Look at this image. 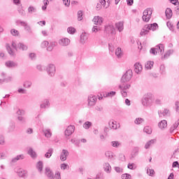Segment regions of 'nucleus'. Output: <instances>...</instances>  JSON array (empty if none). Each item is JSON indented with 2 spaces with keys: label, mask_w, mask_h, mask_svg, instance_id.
I'll use <instances>...</instances> for the list:
<instances>
[{
  "label": "nucleus",
  "mask_w": 179,
  "mask_h": 179,
  "mask_svg": "<svg viewBox=\"0 0 179 179\" xmlns=\"http://www.w3.org/2000/svg\"><path fill=\"white\" fill-rule=\"evenodd\" d=\"M159 29V25L157 23L148 24L144 26V27L141 29L140 33L141 36H146L148 33H149V30H152L155 31Z\"/></svg>",
  "instance_id": "1"
},
{
  "label": "nucleus",
  "mask_w": 179,
  "mask_h": 179,
  "mask_svg": "<svg viewBox=\"0 0 179 179\" xmlns=\"http://www.w3.org/2000/svg\"><path fill=\"white\" fill-rule=\"evenodd\" d=\"M153 102V95L152 93L145 94L142 99V104L144 107H149Z\"/></svg>",
  "instance_id": "2"
},
{
  "label": "nucleus",
  "mask_w": 179,
  "mask_h": 179,
  "mask_svg": "<svg viewBox=\"0 0 179 179\" xmlns=\"http://www.w3.org/2000/svg\"><path fill=\"white\" fill-rule=\"evenodd\" d=\"M45 173L48 178L49 179H54V178L61 179V173H59V172H57L55 173L54 176V173H52V171L49 167L45 168Z\"/></svg>",
  "instance_id": "3"
},
{
  "label": "nucleus",
  "mask_w": 179,
  "mask_h": 179,
  "mask_svg": "<svg viewBox=\"0 0 179 179\" xmlns=\"http://www.w3.org/2000/svg\"><path fill=\"white\" fill-rule=\"evenodd\" d=\"M12 47L16 51H17V48H18V50H21L22 51H27V50H29V46H27V45H26V44H24L23 43H18L16 45V43L13 41L12 42Z\"/></svg>",
  "instance_id": "4"
},
{
  "label": "nucleus",
  "mask_w": 179,
  "mask_h": 179,
  "mask_svg": "<svg viewBox=\"0 0 179 179\" xmlns=\"http://www.w3.org/2000/svg\"><path fill=\"white\" fill-rule=\"evenodd\" d=\"M133 73L131 69L127 70L121 78V83H125V82H129L132 79Z\"/></svg>",
  "instance_id": "5"
},
{
  "label": "nucleus",
  "mask_w": 179,
  "mask_h": 179,
  "mask_svg": "<svg viewBox=\"0 0 179 179\" xmlns=\"http://www.w3.org/2000/svg\"><path fill=\"white\" fill-rule=\"evenodd\" d=\"M17 24H20L22 27H24V29L25 31L29 33V34H31L33 33V30L31 29V27L29 25V24L27 22L22 21L20 20H18L16 21Z\"/></svg>",
  "instance_id": "6"
},
{
  "label": "nucleus",
  "mask_w": 179,
  "mask_h": 179,
  "mask_svg": "<svg viewBox=\"0 0 179 179\" xmlns=\"http://www.w3.org/2000/svg\"><path fill=\"white\" fill-rule=\"evenodd\" d=\"M46 71H47L49 76H54L55 75V72L57 71L55 69V65H54L52 64H48L46 67Z\"/></svg>",
  "instance_id": "7"
},
{
  "label": "nucleus",
  "mask_w": 179,
  "mask_h": 179,
  "mask_svg": "<svg viewBox=\"0 0 179 179\" xmlns=\"http://www.w3.org/2000/svg\"><path fill=\"white\" fill-rule=\"evenodd\" d=\"M88 106L90 107H93V106H96V103L97 102V97L95 95L91 94L88 96L87 99Z\"/></svg>",
  "instance_id": "8"
},
{
  "label": "nucleus",
  "mask_w": 179,
  "mask_h": 179,
  "mask_svg": "<svg viewBox=\"0 0 179 179\" xmlns=\"http://www.w3.org/2000/svg\"><path fill=\"white\" fill-rule=\"evenodd\" d=\"M73 132H75V126L70 125L64 131V135L66 137L71 136V135H72V134H73Z\"/></svg>",
  "instance_id": "9"
},
{
  "label": "nucleus",
  "mask_w": 179,
  "mask_h": 179,
  "mask_svg": "<svg viewBox=\"0 0 179 179\" xmlns=\"http://www.w3.org/2000/svg\"><path fill=\"white\" fill-rule=\"evenodd\" d=\"M51 103H50V100L48 99H44L42 103L40 104V108L41 110H45V108H50V106Z\"/></svg>",
  "instance_id": "10"
},
{
  "label": "nucleus",
  "mask_w": 179,
  "mask_h": 179,
  "mask_svg": "<svg viewBox=\"0 0 179 179\" xmlns=\"http://www.w3.org/2000/svg\"><path fill=\"white\" fill-rule=\"evenodd\" d=\"M70 43H71V40H69V38H63L59 40V44L62 47H67V45L70 44Z\"/></svg>",
  "instance_id": "11"
},
{
  "label": "nucleus",
  "mask_w": 179,
  "mask_h": 179,
  "mask_svg": "<svg viewBox=\"0 0 179 179\" xmlns=\"http://www.w3.org/2000/svg\"><path fill=\"white\" fill-rule=\"evenodd\" d=\"M17 174L19 177H21V178H27V177H29V173L27 171L23 170L22 169H20L18 170Z\"/></svg>",
  "instance_id": "12"
},
{
  "label": "nucleus",
  "mask_w": 179,
  "mask_h": 179,
  "mask_svg": "<svg viewBox=\"0 0 179 179\" xmlns=\"http://www.w3.org/2000/svg\"><path fill=\"white\" fill-rule=\"evenodd\" d=\"M68 156H69V152L65 149H63L62 153L60 154V160L62 162H65Z\"/></svg>",
  "instance_id": "13"
},
{
  "label": "nucleus",
  "mask_w": 179,
  "mask_h": 179,
  "mask_svg": "<svg viewBox=\"0 0 179 179\" xmlns=\"http://www.w3.org/2000/svg\"><path fill=\"white\" fill-rule=\"evenodd\" d=\"M105 31L106 33H110V34H115V28L113 24L106 25L105 27Z\"/></svg>",
  "instance_id": "14"
},
{
  "label": "nucleus",
  "mask_w": 179,
  "mask_h": 179,
  "mask_svg": "<svg viewBox=\"0 0 179 179\" xmlns=\"http://www.w3.org/2000/svg\"><path fill=\"white\" fill-rule=\"evenodd\" d=\"M92 22H94V24H96V26H101V23H103V17L95 16L94 17Z\"/></svg>",
  "instance_id": "15"
},
{
  "label": "nucleus",
  "mask_w": 179,
  "mask_h": 179,
  "mask_svg": "<svg viewBox=\"0 0 179 179\" xmlns=\"http://www.w3.org/2000/svg\"><path fill=\"white\" fill-rule=\"evenodd\" d=\"M103 169L105 173H107V174H110V173H111V165H110L108 162L103 163Z\"/></svg>",
  "instance_id": "16"
},
{
  "label": "nucleus",
  "mask_w": 179,
  "mask_h": 179,
  "mask_svg": "<svg viewBox=\"0 0 179 179\" xmlns=\"http://www.w3.org/2000/svg\"><path fill=\"white\" fill-rule=\"evenodd\" d=\"M155 49L157 50V52H160V55H163L164 53V45L162 43L157 45Z\"/></svg>",
  "instance_id": "17"
},
{
  "label": "nucleus",
  "mask_w": 179,
  "mask_h": 179,
  "mask_svg": "<svg viewBox=\"0 0 179 179\" xmlns=\"http://www.w3.org/2000/svg\"><path fill=\"white\" fill-rule=\"evenodd\" d=\"M42 132H43L45 138H51L52 134L51 133V129H43Z\"/></svg>",
  "instance_id": "18"
},
{
  "label": "nucleus",
  "mask_w": 179,
  "mask_h": 179,
  "mask_svg": "<svg viewBox=\"0 0 179 179\" xmlns=\"http://www.w3.org/2000/svg\"><path fill=\"white\" fill-rule=\"evenodd\" d=\"M6 66H7V68H16L17 63L13 61H8L6 62Z\"/></svg>",
  "instance_id": "19"
},
{
  "label": "nucleus",
  "mask_w": 179,
  "mask_h": 179,
  "mask_svg": "<svg viewBox=\"0 0 179 179\" xmlns=\"http://www.w3.org/2000/svg\"><path fill=\"white\" fill-rule=\"evenodd\" d=\"M23 159H24V155L21 154L17 155L15 157L12 159L11 163H16L17 162H18V160H23Z\"/></svg>",
  "instance_id": "20"
},
{
  "label": "nucleus",
  "mask_w": 179,
  "mask_h": 179,
  "mask_svg": "<svg viewBox=\"0 0 179 179\" xmlns=\"http://www.w3.org/2000/svg\"><path fill=\"white\" fill-rule=\"evenodd\" d=\"M106 157L108 158V160L110 162L114 160V153L111 151H106L105 152Z\"/></svg>",
  "instance_id": "21"
},
{
  "label": "nucleus",
  "mask_w": 179,
  "mask_h": 179,
  "mask_svg": "<svg viewBox=\"0 0 179 179\" xmlns=\"http://www.w3.org/2000/svg\"><path fill=\"white\" fill-rule=\"evenodd\" d=\"M6 50L10 57H16V52H15V51L12 50V48H10V45H9V44L6 45Z\"/></svg>",
  "instance_id": "22"
},
{
  "label": "nucleus",
  "mask_w": 179,
  "mask_h": 179,
  "mask_svg": "<svg viewBox=\"0 0 179 179\" xmlns=\"http://www.w3.org/2000/svg\"><path fill=\"white\" fill-rule=\"evenodd\" d=\"M134 71L136 73H139L140 72H142V64L140 63H136L134 64Z\"/></svg>",
  "instance_id": "23"
},
{
  "label": "nucleus",
  "mask_w": 179,
  "mask_h": 179,
  "mask_svg": "<svg viewBox=\"0 0 179 179\" xmlns=\"http://www.w3.org/2000/svg\"><path fill=\"white\" fill-rule=\"evenodd\" d=\"M138 153H139V147H134L131 152V159H134V157H136Z\"/></svg>",
  "instance_id": "24"
},
{
  "label": "nucleus",
  "mask_w": 179,
  "mask_h": 179,
  "mask_svg": "<svg viewBox=\"0 0 179 179\" xmlns=\"http://www.w3.org/2000/svg\"><path fill=\"white\" fill-rule=\"evenodd\" d=\"M156 143V139H151L145 143V149H149L150 146Z\"/></svg>",
  "instance_id": "25"
},
{
  "label": "nucleus",
  "mask_w": 179,
  "mask_h": 179,
  "mask_svg": "<svg viewBox=\"0 0 179 179\" xmlns=\"http://www.w3.org/2000/svg\"><path fill=\"white\" fill-rule=\"evenodd\" d=\"M115 27H116V29H117L118 31H120V33H121V31H122V30H124V22H119L116 23Z\"/></svg>",
  "instance_id": "26"
},
{
  "label": "nucleus",
  "mask_w": 179,
  "mask_h": 179,
  "mask_svg": "<svg viewBox=\"0 0 179 179\" xmlns=\"http://www.w3.org/2000/svg\"><path fill=\"white\" fill-rule=\"evenodd\" d=\"M159 128L160 129H164V128H167V121L164 120H162L159 124H158Z\"/></svg>",
  "instance_id": "27"
},
{
  "label": "nucleus",
  "mask_w": 179,
  "mask_h": 179,
  "mask_svg": "<svg viewBox=\"0 0 179 179\" xmlns=\"http://www.w3.org/2000/svg\"><path fill=\"white\" fill-rule=\"evenodd\" d=\"M87 36L86 35V33H83L80 35V43L81 44H85L86 43V41H87Z\"/></svg>",
  "instance_id": "28"
},
{
  "label": "nucleus",
  "mask_w": 179,
  "mask_h": 179,
  "mask_svg": "<svg viewBox=\"0 0 179 179\" xmlns=\"http://www.w3.org/2000/svg\"><path fill=\"white\" fill-rule=\"evenodd\" d=\"M178 125H179V119L170 128V133L173 134L174 132V131H176V129H177V128H178Z\"/></svg>",
  "instance_id": "29"
},
{
  "label": "nucleus",
  "mask_w": 179,
  "mask_h": 179,
  "mask_svg": "<svg viewBox=\"0 0 179 179\" xmlns=\"http://www.w3.org/2000/svg\"><path fill=\"white\" fill-rule=\"evenodd\" d=\"M165 15L167 19H171L173 16V10H171V8H166Z\"/></svg>",
  "instance_id": "30"
},
{
  "label": "nucleus",
  "mask_w": 179,
  "mask_h": 179,
  "mask_svg": "<svg viewBox=\"0 0 179 179\" xmlns=\"http://www.w3.org/2000/svg\"><path fill=\"white\" fill-rule=\"evenodd\" d=\"M173 52H174V50H169L163 57H161V59H167V58H169V57H170V55H171V54H173Z\"/></svg>",
  "instance_id": "31"
},
{
  "label": "nucleus",
  "mask_w": 179,
  "mask_h": 179,
  "mask_svg": "<svg viewBox=\"0 0 179 179\" xmlns=\"http://www.w3.org/2000/svg\"><path fill=\"white\" fill-rule=\"evenodd\" d=\"M32 85H33V83H31V81L25 80L23 83V87H24L25 89H30Z\"/></svg>",
  "instance_id": "32"
},
{
  "label": "nucleus",
  "mask_w": 179,
  "mask_h": 179,
  "mask_svg": "<svg viewBox=\"0 0 179 179\" xmlns=\"http://www.w3.org/2000/svg\"><path fill=\"white\" fill-rule=\"evenodd\" d=\"M28 155H29L32 159H36L37 157V154L34 152L33 148H29L28 150Z\"/></svg>",
  "instance_id": "33"
},
{
  "label": "nucleus",
  "mask_w": 179,
  "mask_h": 179,
  "mask_svg": "<svg viewBox=\"0 0 179 179\" xmlns=\"http://www.w3.org/2000/svg\"><path fill=\"white\" fill-rule=\"evenodd\" d=\"M16 128V125L13 122H10L8 127V132H13Z\"/></svg>",
  "instance_id": "34"
},
{
  "label": "nucleus",
  "mask_w": 179,
  "mask_h": 179,
  "mask_svg": "<svg viewBox=\"0 0 179 179\" xmlns=\"http://www.w3.org/2000/svg\"><path fill=\"white\" fill-rule=\"evenodd\" d=\"M143 16H148L150 17H152V8H147L146 10H145L143 13Z\"/></svg>",
  "instance_id": "35"
},
{
  "label": "nucleus",
  "mask_w": 179,
  "mask_h": 179,
  "mask_svg": "<svg viewBox=\"0 0 179 179\" xmlns=\"http://www.w3.org/2000/svg\"><path fill=\"white\" fill-rule=\"evenodd\" d=\"M52 153H54V149L50 148L45 154V157H46V159H50V157L52 156Z\"/></svg>",
  "instance_id": "36"
},
{
  "label": "nucleus",
  "mask_w": 179,
  "mask_h": 179,
  "mask_svg": "<svg viewBox=\"0 0 179 179\" xmlns=\"http://www.w3.org/2000/svg\"><path fill=\"white\" fill-rule=\"evenodd\" d=\"M36 12H37V8H36V7L30 6L28 8V13H29V15H33V13H36Z\"/></svg>",
  "instance_id": "37"
},
{
  "label": "nucleus",
  "mask_w": 179,
  "mask_h": 179,
  "mask_svg": "<svg viewBox=\"0 0 179 179\" xmlns=\"http://www.w3.org/2000/svg\"><path fill=\"white\" fill-rule=\"evenodd\" d=\"M154 64V62H147L145 64V69H152V68H153Z\"/></svg>",
  "instance_id": "38"
},
{
  "label": "nucleus",
  "mask_w": 179,
  "mask_h": 179,
  "mask_svg": "<svg viewBox=\"0 0 179 179\" xmlns=\"http://www.w3.org/2000/svg\"><path fill=\"white\" fill-rule=\"evenodd\" d=\"M115 55L117 58H121L122 57V50H121V48H117L115 50Z\"/></svg>",
  "instance_id": "39"
},
{
  "label": "nucleus",
  "mask_w": 179,
  "mask_h": 179,
  "mask_svg": "<svg viewBox=\"0 0 179 179\" xmlns=\"http://www.w3.org/2000/svg\"><path fill=\"white\" fill-rule=\"evenodd\" d=\"M92 124L91 122L90 121H87L85 122L83 124V127L85 129H89L90 128V127H92Z\"/></svg>",
  "instance_id": "40"
},
{
  "label": "nucleus",
  "mask_w": 179,
  "mask_h": 179,
  "mask_svg": "<svg viewBox=\"0 0 179 179\" xmlns=\"http://www.w3.org/2000/svg\"><path fill=\"white\" fill-rule=\"evenodd\" d=\"M43 162L41 161H39L37 164H36V168L38 170V171L40 173H41L43 171Z\"/></svg>",
  "instance_id": "41"
},
{
  "label": "nucleus",
  "mask_w": 179,
  "mask_h": 179,
  "mask_svg": "<svg viewBox=\"0 0 179 179\" xmlns=\"http://www.w3.org/2000/svg\"><path fill=\"white\" fill-rule=\"evenodd\" d=\"M116 94H117V92H115L114 91H111V92H107L106 94H104L103 97H113V96H115Z\"/></svg>",
  "instance_id": "42"
},
{
  "label": "nucleus",
  "mask_w": 179,
  "mask_h": 179,
  "mask_svg": "<svg viewBox=\"0 0 179 179\" xmlns=\"http://www.w3.org/2000/svg\"><path fill=\"white\" fill-rule=\"evenodd\" d=\"M143 131L144 132H145V134H148V135H150V134H152V127L146 126L144 127Z\"/></svg>",
  "instance_id": "43"
},
{
  "label": "nucleus",
  "mask_w": 179,
  "mask_h": 179,
  "mask_svg": "<svg viewBox=\"0 0 179 179\" xmlns=\"http://www.w3.org/2000/svg\"><path fill=\"white\" fill-rule=\"evenodd\" d=\"M129 87H131V85L129 84H127L124 87L122 85H119V88L120 89V90H122L124 92H127V90L129 89Z\"/></svg>",
  "instance_id": "44"
},
{
  "label": "nucleus",
  "mask_w": 179,
  "mask_h": 179,
  "mask_svg": "<svg viewBox=\"0 0 179 179\" xmlns=\"http://www.w3.org/2000/svg\"><path fill=\"white\" fill-rule=\"evenodd\" d=\"M159 72L161 75H166V67L164 64H162L159 67Z\"/></svg>",
  "instance_id": "45"
},
{
  "label": "nucleus",
  "mask_w": 179,
  "mask_h": 179,
  "mask_svg": "<svg viewBox=\"0 0 179 179\" xmlns=\"http://www.w3.org/2000/svg\"><path fill=\"white\" fill-rule=\"evenodd\" d=\"M67 31L69 34H75V33H76V29L74 27H69L67 29Z\"/></svg>",
  "instance_id": "46"
},
{
  "label": "nucleus",
  "mask_w": 179,
  "mask_h": 179,
  "mask_svg": "<svg viewBox=\"0 0 179 179\" xmlns=\"http://www.w3.org/2000/svg\"><path fill=\"white\" fill-rule=\"evenodd\" d=\"M62 170H69V165L68 164L63 163L60 166Z\"/></svg>",
  "instance_id": "47"
},
{
  "label": "nucleus",
  "mask_w": 179,
  "mask_h": 179,
  "mask_svg": "<svg viewBox=\"0 0 179 179\" xmlns=\"http://www.w3.org/2000/svg\"><path fill=\"white\" fill-rule=\"evenodd\" d=\"M167 27H169V30L171 31H174V25L170 21L166 23Z\"/></svg>",
  "instance_id": "48"
},
{
  "label": "nucleus",
  "mask_w": 179,
  "mask_h": 179,
  "mask_svg": "<svg viewBox=\"0 0 179 179\" xmlns=\"http://www.w3.org/2000/svg\"><path fill=\"white\" fill-rule=\"evenodd\" d=\"M145 121L143 118L138 117L135 120L134 123L138 125L139 124H142Z\"/></svg>",
  "instance_id": "49"
},
{
  "label": "nucleus",
  "mask_w": 179,
  "mask_h": 179,
  "mask_svg": "<svg viewBox=\"0 0 179 179\" xmlns=\"http://www.w3.org/2000/svg\"><path fill=\"white\" fill-rule=\"evenodd\" d=\"M83 20V12L82 10H79L78 12V20L80 21Z\"/></svg>",
  "instance_id": "50"
},
{
  "label": "nucleus",
  "mask_w": 179,
  "mask_h": 179,
  "mask_svg": "<svg viewBox=\"0 0 179 179\" xmlns=\"http://www.w3.org/2000/svg\"><path fill=\"white\" fill-rule=\"evenodd\" d=\"M109 127L111 129H117V124L114 122H109Z\"/></svg>",
  "instance_id": "51"
},
{
  "label": "nucleus",
  "mask_w": 179,
  "mask_h": 179,
  "mask_svg": "<svg viewBox=\"0 0 179 179\" xmlns=\"http://www.w3.org/2000/svg\"><path fill=\"white\" fill-rule=\"evenodd\" d=\"M17 92L20 93V94H26V93H27V90L24 88H19L17 90Z\"/></svg>",
  "instance_id": "52"
},
{
  "label": "nucleus",
  "mask_w": 179,
  "mask_h": 179,
  "mask_svg": "<svg viewBox=\"0 0 179 179\" xmlns=\"http://www.w3.org/2000/svg\"><path fill=\"white\" fill-rule=\"evenodd\" d=\"M131 176L129 173H124L122 175V179H131Z\"/></svg>",
  "instance_id": "53"
},
{
  "label": "nucleus",
  "mask_w": 179,
  "mask_h": 179,
  "mask_svg": "<svg viewBox=\"0 0 179 179\" xmlns=\"http://www.w3.org/2000/svg\"><path fill=\"white\" fill-rule=\"evenodd\" d=\"M10 33L12 34V36H19V31L15 29H13L10 30Z\"/></svg>",
  "instance_id": "54"
},
{
  "label": "nucleus",
  "mask_w": 179,
  "mask_h": 179,
  "mask_svg": "<svg viewBox=\"0 0 179 179\" xmlns=\"http://www.w3.org/2000/svg\"><path fill=\"white\" fill-rule=\"evenodd\" d=\"M150 54H152V55H157V50L155 48H152L150 50Z\"/></svg>",
  "instance_id": "55"
},
{
  "label": "nucleus",
  "mask_w": 179,
  "mask_h": 179,
  "mask_svg": "<svg viewBox=\"0 0 179 179\" xmlns=\"http://www.w3.org/2000/svg\"><path fill=\"white\" fill-rule=\"evenodd\" d=\"M127 168L129 169V170H135V169H136V166L135 164H129L127 165Z\"/></svg>",
  "instance_id": "56"
},
{
  "label": "nucleus",
  "mask_w": 179,
  "mask_h": 179,
  "mask_svg": "<svg viewBox=\"0 0 179 179\" xmlns=\"http://www.w3.org/2000/svg\"><path fill=\"white\" fill-rule=\"evenodd\" d=\"M18 121H20L22 124H24L26 122V118L22 117V116H18L17 117Z\"/></svg>",
  "instance_id": "57"
},
{
  "label": "nucleus",
  "mask_w": 179,
  "mask_h": 179,
  "mask_svg": "<svg viewBox=\"0 0 179 179\" xmlns=\"http://www.w3.org/2000/svg\"><path fill=\"white\" fill-rule=\"evenodd\" d=\"M111 145H112L113 148H118V146H120V142H118V141H112Z\"/></svg>",
  "instance_id": "58"
},
{
  "label": "nucleus",
  "mask_w": 179,
  "mask_h": 179,
  "mask_svg": "<svg viewBox=\"0 0 179 179\" xmlns=\"http://www.w3.org/2000/svg\"><path fill=\"white\" fill-rule=\"evenodd\" d=\"M18 13L21 16H26V12H24V10H23V8H19Z\"/></svg>",
  "instance_id": "59"
},
{
  "label": "nucleus",
  "mask_w": 179,
  "mask_h": 179,
  "mask_svg": "<svg viewBox=\"0 0 179 179\" xmlns=\"http://www.w3.org/2000/svg\"><path fill=\"white\" fill-rule=\"evenodd\" d=\"M95 179H104V178L103 176V173L101 172L98 173L96 174Z\"/></svg>",
  "instance_id": "60"
},
{
  "label": "nucleus",
  "mask_w": 179,
  "mask_h": 179,
  "mask_svg": "<svg viewBox=\"0 0 179 179\" xmlns=\"http://www.w3.org/2000/svg\"><path fill=\"white\" fill-rule=\"evenodd\" d=\"M48 44H50V43H48V41H44L41 43V47H42V48H45V47H48Z\"/></svg>",
  "instance_id": "61"
},
{
  "label": "nucleus",
  "mask_w": 179,
  "mask_h": 179,
  "mask_svg": "<svg viewBox=\"0 0 179 179\" xmlns=\"http://www.w3.org/2000/svg\"><path fill=\"white\" fill-rule=\"evenodd\" d=\"M3 82H6V83L12 82V77L11 76H8L7 78H3Z\"/></svg>",
  "instance_id": "62"
},
{
  "label": "nucleus",
  "mask_w": 179,
  "mask_h": 179,
  "mask_svg": "<svg viewBox=\"0 0 179 179\" xmlns=\"http://www.w3.org/2000/svg\"><path fill=\"white\" fill-rule=\"evenodd\" d=\"M29 57L30 59H31L32 61H34V59H36V56L35 53H30L29 55Z\"/></svg>",
  "instance_id": "63"
},
{
  "label": "nucleus",
  "mask_w": 179,
  "mask_h": 179,
  "mask_svg": "<svg viewBox=\"0 0 179 179\" xmlns=\"http://www.w3.org/2000/svg\"><path fill=\"white\" fill-rule=\"evenodd\" d=\"M175 108L176 110V113H179V101H176L175 103Z\"/></svg>",
  "instance_id": "64"
}]
</instances>
